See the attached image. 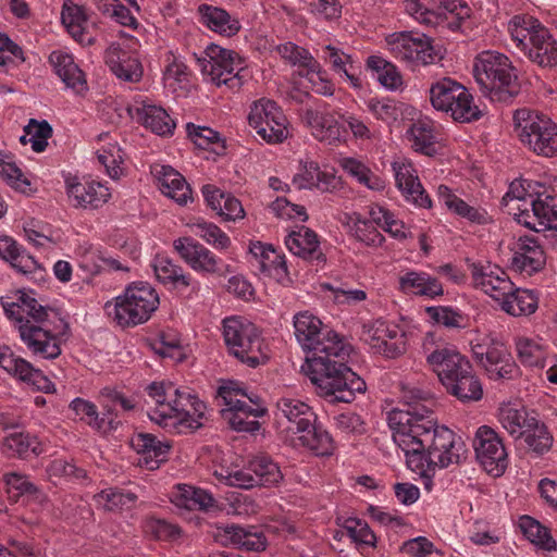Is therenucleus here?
<instances>
[{
  "mask_svg": "<svg viewBox=\"0 0 557 557\" xmlns=\"http://www.w3.org/2000/svg\"><path fill=\"white\" fill-rule=\"evenodd\" d=\"M396 186L406 197L418 207L430 209L432 200L421 185L417 170L406 160L393 162Z\"/></svg>",
  "mask_w": 557,
  "mask_h": 557,
  "instance_id": "6ab92c4d",
  "label": "nucleus"
},
{
  "mask_svg": "<svg viewBox=\"0 0 557 557\" xmlns=\"http://www.w3.org/2000/svg\"><path fill=\"white\" fill-rule=\"evenodd\" d=\"M61 20L70 35L83 46L95 44V37L85 28L87 16L84 7L74 3L72 0H64Z\"/></svg>",
  "mask_w": 557,
  "mask_h": 557,
  "instance_id": "c756f323",
  "label": "nucleus"
},
{
  "mask_svg": "<svg viewBox=\"0 0 557 557\" xmlns=\"http://www.w3.org/2000/svg\"><path fill=\"white\" fill-rule=\"evenodd\" d=\"M387 44L394 55L413 66L438 63L444 59L446 50L434 45V39L426 35L413 36L410 32L393 34Z\"/></svg>",
  "mask_w": 557,
  "mask_h": 557,
  "instance_id": "9b49d317",
  "label": "nucleus"
},
{
  "mask_svg": "<svg viewBox=\"0 0 557 557\" xmlns=\"http://www.w3.org/2000/svg\"><path fill=\"white\" fill-rule=\"evenodd\" d=\"M478 461L491 475L500 476L508 466V454L503 438L490 426L478 429L473 441Z\"/></svg>",
  "mask_w": 557,
  "mask_h": 557,
  "instance_id": "2eb2a0df",
  "label": "nucleus"
},
{
  "mask_svg": "<svg viewBox=\"0 0 557 557\" xmlns=\"http://www.w3.org/2000/svg\"><path fill=\"white\" fill-rule=\"evenodd\" d=\"M159 304V295L149 283L135 282L114 302H107L104 309L117 325L129 327L147 322Z\"/></svg>",
  "mask_w": 557,
  "mask_h": 557,
  "instance_id": "423d86ee",
  "label": "nucleus"
},
{
  "mask_svg": "<svg viewBox=\"0 0 557 557\" xmlns=\"http://www.w3.org/2000/svg\"><path fill=\"white\" fill-rule=\"evenodd\" d=\"M7 317L14 321L21 339L34 354L46 359L61 355L60 337L69 331V323L59 311L42 306L33 292H16L15 301L1 298Z\"/></svg>",
  "mask_w": 557,
  "mask_h": 557,
  "instance_id": "7ed1b4c3",
  "label": "nucleus"
},
{
  "mask_svg": "<svg viewBox=\"0 0 557 557\" xmlns=\"http://www.w3.org/2000/svg\"><path fill=\"white\" fill-rule=\"evenodd\" d=\"M176 495L177 506L185 507L189 510L209 511L216 508V502L213 496L202 488H196L190 485L178 486Z\"/></svg>",
  "mask_w": 557,
  "mask_h": 557,
  "instance_id": "79ce46f5",
  "label": "nucleus"
},
{
  "mask_svg": "<svg viewBox=\"0 0 557 557\" xmlns=\"http://www.w3.org/2000/svg\"><path fill=\"white\" fill-rule=\"evenodd\" d=\"M194 226L198 230L197 235L215 248L226 249L231 245L230 237L218 225L198 220Z\"/></svg>",
  "mask_w": 557,
  "mask_h": 557,
  "instance_id": "052dcab7",
  "label": "nucleus"
},
{
  "mask_svg": "<svg viewBox=\"0 0 557 557\" xmlns=\"http://www.w3.org/2000/svg\"><path fill=\"white\" fill-rule=\"evenodd\" d=\"M230 540L246 550L262 552L267 548V539L261 532H251L239 525H231L226 529Z\"/></svg>",
  "mask_w": 557,
  "mask_h": 557,
  "instance_id": "5fc2aeb1",
  "label": "nucleus"
},
{
  "mask_svg": "<svg viewBox=\"0 0 557 557\" xmlns=\"http://www.w3.org/2000/svg\"><path fill=\"white\" fill-rule=\"evenodd\" d=\"M164 406L148 413L151 421L162 428L173 426L182 433L202 426L206 405L190 393L177 388V393H173V397Z\"/></svg>",
  "mask_w": 557,
  "mask_h": 557,
  "instance_id": "6e6552de",
  "label": "nucleus"
},
{
  "mask_svg": "<svg viewBox=\"0 0 557 557\" xmlns=\"http://www.w3.org/2000/svg\"><path fill=\"white\" fill-rule=\"evenodd\" d=\"M524 54L542 67L555 66L557 65V41L547 28L539 26Z\"/></svg>",
  "mask_w": 557,
  "mask_h": 557,
  "instance_id": "cd10ccee",
  "label": "nucleus"
},
{
  "mask_svg": "<svg viewBox=\"0 0 557 557\" xmlns=\"http://www.w3.org/2000/svg\"><path fill=\"white\" fill-rule=\"evenodd\" d=\"M250 253L258 262V269L262 273H269L278 270L286 272L285 257L278 255L272 245H264L260 242L250 245Z\"/></svg>",
  "mask_w": 557,
  "mask_h": 557,
  "instance_id": "c03bdc74",
  "label": "nucleus"
},
{
  "mask_svg": "<svg viewBox=\"0 0 557 557\" xmlns=\"http://www.w3.org/2000/svg\"><path fill=\"white\" fill-rule=\"evenodd\" d=\"M275 418L280 428L293 434H299L317 422V414L310 406L287 397L277 400Z\"/></svg>",
  "mask_w": 557,
  "mask_h": 557,
  "instance_id": "f3484780",
  "label": "nucleus"
},
{
  "mask_svg": "<svg viewBox=\"0 0 557 557\" xmlns=\"http://www.w3.org/2000/svg\"><path fill=\"white\" fill-rule=\"evenodd\" d=\"M428 366L437 374L443 385L455 376L469 373L470 361L453 347L435 345L434 336L428 334L422 344Z\"/></svg>",
  "mask_w": 557,
  "mask_h": 557,
  "instance_id": "ddd939ff",
  "label": "nucleus"
},
{
  "mask_svg": "<svg viewBox=\"0 0 557 557\" xmlns=\"http://www.w3.org/2000/svg\"><path fill=\"white\" fill-rule=\"evenodd\" d=\"M511 267L529 275L539 272L545 264V253L539 242L532 237H520L512 248Z\"/></svg>",
  "mask_w": 557,
  "mask_h": 557,
  "instance_id": "4be33fe9",
  "label": "nucleus"
},
{
  "mask_svg": "<svg viewBox=\"0 0 557 557\" xmlns=\"http://www.w3.org/2000/svg\"><path fill=\"white\" fill-rule=\"evenodd\" d=\"M325 50L327 52L325 59L330 62L333 70L338 74H344L355 88H361L362 84L356 74L351 57L331 45H327Z\"/></svg>",
  "mask_w": 557,
  "mask_h": 557,
  "instance_id": "8fccbe9b",
  "label": "nucleus"
},
{
  "mask_svg": "<svg viewBox=\"0 0 557 557\" xmlns=\"http://www.w3.org/2000/svg\"><path fill=\"white\" fill-rule=\"evenodd\" d=\"M367 65L377 73V79L384 87L397 89L403 84L401 75L396 66L383 58L371 55L368 58Z\"/></svg>",
  "mask_w": 557,
  "mask_h": 557,
  "instance_id": "6e6d98bb",
  "label": "nucleus"
},
{
  "mask_svg": "<svg viewBox=\"0 0 557 557\" xmlns=\"http://www.w3.org/2000/svg\"><path fill=\"white\" fill-rule=\"evenodd\" d=\"M26 135H29V143L35 152H42L48 146V139L52 136L53 129L46 121L30 119L24 127Z\"/></svg>",
  "mask_w": 557,
  "mask_h": 557,
  "instance_id": "13d9d810",
  "label": "nucleus"
},
{
  "mask_svg": "<svg viewBox=\"0 0 557 557\" xmlns=\"http://www.w3.org/2000/svg\"><path fill=\"white\" fill-rule=\"evenodd\" d=\"M405 10L420 24L454 32L471 15V9L457 0H444L437 8L432 0H405Z\"/></svg>",
  "mask_w": 557,
  "mask_h": 557,
  "instance_id": "1a4fd4ad",
  "label": "nucleus"
},
{
  "mask_svg": "<svg viewBox=\"0 0 557 557\" xmlns=\"http://www.w3.org/2000/svg\"><path fill=\"white\" fill-rule=\"evenodd\" d=\"M447 392L462 403L478 401L483 396V388L480 380L474 375L472 367L469 373L455 376L444 385Z\"/></svg>",
  "mask_w": 557,
  "mask_h": 557,
  "instance_id": "f704fd0d",
  "label": "nucleus"
},
{
  "mask_svg": "<svg viewBox=\"0 0 557 557\" xmlns=\"http://www.w3.org/2000/svg\"><path fill=\"white\" fill-rule=\"evenodd\" d=\"M278 53L294 65H299L308 69L312 73L320 71L319 62L309 53L305 48L298 47L295 44L286 42L277 47Z\"/></svg>",
  "mask_w": 557,
  "mask_h": 557,
  "instance_id": "4d7b16f0",
  "label": "nucleus"
},
{
  "mask_svg": "<svg viewBox=\"0 0 557 557\" xmlns=\"http://www.w3.org/2000/svg\"><path fill=\"white\" fill-rule=\"evenodd\" d=\"M502 309L513 317L529 315L537 309V298L528 289L511 288L500 302Z\"/></svg>",
  "mask_w": 557,
  "mask_h": 557,
  "instance_id": "58836bf2",
  "label": "nucleus"
},
{
  "mask_svg": "<svg viewBox=\"0 0 557 557\" xmlns=\"http://www.w3.org/2000/svg\"><path fill=\"white\" fill-rule=\"evenodd\" d=\"M153 270L158 281L162 284H170L173 287H188L190 284L189 277L183 273L182 268L168 258H158Z\"/></svg>",
  "mask_w": 557,
  "mask_h": 557,
  "instance_id": "603ef678",
  "label": "nucleus"
},
{
  "mask_svg": "<svg viewBox=\"0 0 557 557\" xmlns=\"http://www.w3.org/2000/svg\"><path fill=\"white\" fill-rule=\"evenodd\" d=\"M132 447L140 455L138 463L149 470L159 468L165 461L171 445L159 441L153 434L138 433L131 440Z\"/></svg>",
  "mask_w": 557,
  "mask_h": 557,
  "instance_id": "b1692460",
  "label": "nucleus"
},
{
  "mask_svg": "<svg viewBox=\"0 0 557 557\" xmlns=\"http://www.w3.org/2000/svg\"><path fill=\"white\" fill-rule=\"evenodd\" d=\"M345 224L349 227L352 236L368 246H380L384 242V236L376 230L372 220L362 219L357 212L347 214Z\"/></svg>",
  "mask_w": 557,
  "mask_h": 557,
  "instance_id": "a19ab883",
  "label": "nucleus"
},
{
  "mask_svg": "<svg viewBox=\"0 0 557 557\" xmlns=\"http://www.w3.org/2000/svg\"><path fill=\"white\" fill-rule=\"evenodd\" d=\"M459 98H463L466 100L463 104L459 99L448 100L447 110L444 112L449 113L454 121L460 123L478 121L482 116V111L473 103V97L466 87L465 95L461 94Z\"/></svg>",
  "mask_w": 557,
  "mask_h": 557,
  "instance_id": "3c124183",
  "label": "nucleus"
},
{
  "mask_svg": "<svg viewBox=\"0 0 557 557\" xmlns=\"http://www.w3.org/2000/svg\"><path fill=\"white\" fill-rule=\"evenodd\" d=\"M293 184L298 189L317 188L322 193H332L341 187V177L330 172L321 171L318 163L306 162L302 172L296 174Z\"/></svg>",
  "mask_w": 557,
  "mask_h": 557,
  "instance_id": "bb28decb",
  "label": "nucleus"
},
{
  "mask_svg": "<svg viewBox=\"0 0 557 557\" xmlns=\"http://www.w3.org/2000/svg\"><path fill=\"white\" fill-rule=\"evenodd\" d=\"M186 128L188 137L201 149H207L210 145L222 141L220 133L210 127L197 126L193 123H188Z\"/></svg>",
  "mask_w": 557,
  "mask_h": 557,
  "instance_id": "338daca9",
  "label": "nucleus"
},
{
  "mask_svg": "<svg viewBox=\"0 0 557 557\" xmlns=\"http://www.w3.org/2000/svg\"><path fill=\"white\" fill-rule=\"evenodd\" d=\"M0 177L14 189L26 193L30 182L24 176L21 169L14 163L0 159Z\"/></svg>",
  "mask_w": 557,
  "mask_h": 557,
  "instance_id": "e2e57ef3",
  "label": "nucleus"
},
{
  "mask_svg": "<svg viewBox=\"0 0 557 557\" xmlns=\"http://www.w3.org/2000/svg\"><path fill=\"white\" fill-rule=\"evenodd\" d=\"M288 250L307 261L324 262L325 258L320 249V242L314 231L306 226H300L297 231H293L285 239Z\"/></svg>",
  "mask_w": 557,
  "mask_h": 557,
  "instance_id": "a878e982",
  "label": "nucleus"
},
{
  "mask_svg": "<svg viewBox=\"0 0 557 557\" xmlns=\"http://www.w3.org/2000/svg\"><path fill=\"white\" fill-rule=\"evenodd\" d=\"M405 398L408 400L404 408L388 413V425L394 442L405 453L408 468L430 478L436 468L460 463L467 453L463 442L447 426L437 424L432 409L412 400L422 399L420 392Z\"/></svg>",
  "mask_w": 557,
  "mask_h": 557,
  "instance_id": "f257e3e1",
  "label": "nucleus"
},
{
  "mask_svg": "<svg viewBox=\"0 0 557 557\" xmlns=\"http://www.w3.org/2000/svg\"><path fill=\"white\" fill-rule=\"evenodd\" d=\"M206 55L197 58V63L212 83L216 86L226 85L231 89H238L243 85L240 73L244 65L236 52L212 44L207 47Z\"/></svg>",
  "mask_w": 557,
  "mask_h": 557,
  "instance_id": "f8f14e48",
  "label": "nucleus"
},
{
  "mask_svg": "<svg viewBox=\"0 0 557 557\" xmlns=\"http://www.w3.org/2000/svg\"><path fill=\"white\" fill-rule=\"evenodd\" d=\"M518 360L525 367L544 368L548 347L541 337L518 336L515 338Z\"/></svg>",
  "mask_w": 557,
  "mask_h": 557,
  "instance_id": "473e14b6",
  "label": "nucleus"
},
{
  "mask_svg": "<svg viewBox=\"0 0 557 557\" xmlns=\"http://www.w3.org/2000/svg\"><path fill=\"white\" fill-rule=\"evenodd\" d=\"M399 289L405 294L434 298L442 296L444 289L436 277L426 272L408 271L399 276Z\"/></svg>",
  "mask_w": 557,
  "mask_h": 557,
  "instance_id": "7c9ffc66",
  "label": "nucleus"
},
{
  "mask_svg": "<svg viewBox=\"0 0 557 557\" xmlns=\"http://www.w3.org/2000/svg\"><path fill=\"white\" fill-rule=\"evenodd\" d=\"M294 334L309 355L306 357L307 374L320 396L331 403H351L357 393H364L363 379L348 366L351 347L335 334L320 339L322 322L309 311L294 317Z\"/></svg>",
  "mask_w": 557,
  "mask_h": 557,
  "instance_id": "f03ea898",
  "label": "nucleus"
},
{
  "mask_svg": "<svg viewBox=\"0 0 557 557\" xmlns=\"http://www.w3.org/2000/svg\"><path fill=\"white\" fill-rule=\"evenodd\" d=\"M473 75L492 101L510 102L521 91V85L508 57L484 51L473 64Z\"/></svg>",
  "mask_w": 557,
  "mask_h": 557,
  "instance_id": "39448f33",
  "label": "nucleus"
},
{
  "mask_svg": "<svg viewBox=\"0 0 557 557\" xmlns=\"http://www.w3.org/2000/svg\"><path fill=\"white\" fill-rule=\"evenodd\" d=\"M472 278L475 286L497 301H502L511 292L513 283L507 273L497 265H472Z\"/></svg>",
  "mask_w": 557,
  "mask_h": 557,
  "instance_id": "aec40b11",
  "label": "nucleus"
},
{
  "mask_svg": "<svg viewBox=\"0 0 557 557\" xmlns=\"http://www.w3.org/2000/svg\"><path fill=\"white\" fill-rule=\"evenodd\" d=\"M101 498H103L107 504L106 507L109 510L114 509H129L133 507L135 502L137 500V495L131 492L123 493L119 490H106L100 494Z\"/></svg>",
  "mask_w": 557,
  "mask_h": 557,
  "instance_id": "774afa93",
  "label": "nucleus"
},
{
  "mask_svg": "<svg viewBox=\"0 0 557 557\" xmlns=\"http://www.w3.org/2000/svg\"><path fill=\"white\" fill-rule=\"evenodd\" d=\"M0 367L22 381L29 377L33 368L29 362L16 357L9 347H5L4 352L0 356Z\"/></svg>",
  "mask_w": 557,
  "mask_h": 557,
  "instance_id": "680f3d73",
  "label": "nucleus"
},
{
  "mask_svg": "<svg viewBox=\"0 0 557 557\" xmlns=\"http://www.w3.org/2000/svg\"><path fill=\"white\" fill-rule=\"evenodd\" d=\"M201 22L211 30L220 35L232 37L240 29L238 20L231 17V15L221 8L201 4L198 8Z\"/></svg>",
  "mask_w": 557,
  "mask_h": 557,
  "instance_id": "72a5a7b5",
  "label": "nucleus"
},
{
  "mask_svg": "<svg viewBox=\"0 0 557 557\" xmlns=\"http://www.w3.org/2000/svg\"><path fill=\"white\" fill-rule=\"evenodd\" d=\"M50 62L53 64L55 73L66 87L82 92L87 89V82L85 74L74 62L72 55L60 51H53L49 57Z\"/></svg>",
  "mask_w": 557,
  "mask_h": 557,
  "instance_id": "2f4dec72",
  "label": "nucleus"
},
{
  "mask_svg": "<svg viewBox=\"0 0 557 557\" xmlns=\"http://www.w3.org/2000/svg\"><path fill=\"white\" fill-rule=\"evenodd\" d=\"M143 528L146 534L159 541H172L181 535L178 525L154 517L146 518Z\"/></svg>",
  "mask_w": 557,
  "mask_h": 557,
  "instance_id": "bf43d9fd",
  "label": "nucleus"
},
{
  "mask_svg": "<svg viewBox=\"0 0 557 557\" xmlns=\"http://www.w3.org/2000/svg\"><path fill=\"white\" fill-rule=\"evenodd\" d=\"M223 335L232 355L251 368L260 364L262 338L255 324L240 318H226L223 321Z\"/></svg>",
  "mask_w": 557,
  "mask_h": 557,
  "instance_id": "9d476101",
  "label": "nucleus"
},
{
  "mask_svg": "<svg viewBox=\"0 0 557 557\" xmlns=\"http://www.w3.org/2000/svg\"><path fill=\"white\" fill-rule=\"evenodd\" d=\"M513 126L521 143L536 154H557V125L549 117L518 109L513 113Z\"/></svg>",
  "mask_w": 557,
  "mask_h": 557,
  "instance_id": "0eeeda50",
  "label": "nucleus"
},
{
  "mask_svg": "<svg viewBox=\"0 0 557 557\" xmlns=\"http://www.w3.org/2000/svg\"><path fill=\"white\" fill-rule=\"evenodd\" d=\"M519 528L523 535L533 544L552 550L556 542L553 540L548 529L530 516H522L519 520Z\"/></svg>",
  "mask_w": 557,
  "mask_h": 557,
  "instance_id": "de8ad7c7",
  "label": "nucleus"
},
{
  "mask_svg": "<svg viewBox=\"0 0 557 557\" xmlns=\"http://www.w3.org/2000/svg\"><path fill=\"white\" fill-rule=\"evenodd\" d=\"M159 189L178 205L191 200V188L185 177L170 165H162L157 172Z\"/></svg>",
  "mask_w": 557,
  "mask_h": 557,
  "instance_id": "c85d7f7f",
  "label": "nucleus"
},
{
  "mask_svg": "<svg viewBox=\"0 0 557 557\" xmlns=\"http://www.w3.org/2000/svg\"><path fill=\"white\" fill-rule=\"evenodd\" d=\"M248 121L257 134L269 144L282 143L288 136L287 117L273 100L262 98L255 101Z\"/></svg>",
  "mask_w": 557,
  "mask_h": 557,
  "instance_id": "4468645a",
  "label": "nucleus"
},
{
  "mask_svg": "<svg viewBox=\"0 0 557 557\" xmlns=\"http://www.w3.org/2000/svg\"><path fill=\"white\" fill-rule=\"evenodd\" d=\"M541 26L536 20L524 15L513 16L509 24L508 30L516 48L524 53L530 46V39L535 35V30Z\"/></svg>",
  "mask_w": 557,
  "mask_h": 557,
  "instance_id": "49530a36",
  "label": "nucleus"
},
{
  "mask_svg": "<svg viewBox=\"0 0 557 557\" xmlns=\"http://www.w3.org/2000/svg\"><path fill=\"white\" fill-rule=\"evenodd\" d=\"M521 437L532 451L542 455L548 451L553 445V436L544 424H539L535 419L528 422V429L523 430Z\"/></svg>",
  "mask_w": 557,
  "mask_h": 557,
  "instance_id": "09e8293b",
  "label": "nucleus"
},
{
  "mask_svg": "<svg viewBox=\"0 0 557 557\" xmlns=\"http://www.w3.org/2000/svg\"><path fill=\"white\" fill-rule=\"evenodd\" d=\"M67 196L73 207L94 210L108 201L110 193L100 183L75 182L67 185Z\"/></svg>",
  "mask_w": 557,
  "mask_h": 557,
  "instance_id": "393cba45",
  "label": "nucleus"
},
{
  "mask_svg": "<svg viewBox=\"0 0 557 557\" xmlns=\"http://www.w3.org/2000/svg\"><path fill=\"white\" fill-rule=\"evenodd\" d=\"M344 528L354 542L374 546L375 534L366 522L350 518L346 520Z\"/></svg>",
  "mask_w": 557,
  "mask_h": 557,
  "instance_id": "69168bd1",
  "label": "nucleus"
},
{
  "mask_svg": "<svg viewBox=\"0 0 557 557\" xmlns=\"http://www.w3.org/2000/svg\"><path fill=\"white\" fill-rule=\"evenodd\" d=\"M1 450L8 457L20 458H28L30 455L38 456L41 453L37 437L24 432H15L5 436L1 443Z\"/></svg>",
  "mask_w": 557,
  "mask_h": 557,
  "instance_id": "4c0bfd02",
  "label": "nucleus"
},
{
  "mask_svg": "<svg viewBox=\"0 0 557 557\" xmlns=\"http://www.w3.org/2000/svg\"><path fill=\"white\" fill-rule=\"evenodd\" d=\"M298 441L317 456H330L334 450L332 436L321 426H318L315 422L312 426L299 433Z\"/></svg>",
  "mask_w": 557,
  "mask_h": 557,
  "instance_id": "37998d69",
  "label": "nucleus"
},
{
  "mask_svg": "<svg viewBox=\"0 0 557 557\" xmlns=\"http://www.w3.org/2000/svg\"><path fill=\"white\" fill-rule=\"evenodd\" d=\"M136 115L143 125L150 128L151 132L160 136L173 134L175 122L163 108L153 104H143L141 108L136 109Z\"/></svg>",
  "mask_w": 557,
  "mask_h": 557,
  "instance_id": "c9c22d12",
  "label": "nucleus"
},
{
  "mask_svg": "<svg viewBox=\"0 0 557 557\" xmlns=\"http://www.w3.org/2000/svg\"><path fill=\"white\" fill-rule=\"evenodd\" d=\"M70 407L77 416H81L82 420H86L89 426L96 430L104 428L106 418H99L97 408L92 403L82 398H75L70 404Z\"/></svg>",
  "mask_w": 557,
  "mask_h": 557,
  "instance_id": "0e129e2a",
  "label": "nucleus"
},
{
  "mask_svg": "<svg viewBox=\"0 0 557 557\" xmlns=\"http://www.w3.org/2000/svg\"><path fill=\"white\" fill-rule=\"evenodd\" d=\"M249 400L255 406H250L244 400L225 396L226 408L221 410V414L232 430L236 432L253 433L260 429V423L249 418L262 417L267 412V409L258 403L259 398L257 396L256 398L249 397Z\"/></svg>",
  "mask_w": 557,
  "mask_h": 557,
  "instance_id": "a211bd4d",
  "label": "nucleus"
},
{
  "mask_svg": "<svg viewBox=\"0 0 557 557\" xmlns=\"http://www.w3.org/2000/svg\"><path fill=\"white\" fill-rule=\"evenodd\" d=\"M502 206L523 226L535 232L557 230L554 198L534 189L533 183L516 180L502 199Z\"/></svg>",
  "mask_w": 557,
  "mask_h": 557,
  "instance_id": "20e7f679",
  "label": "nucleus"
},
{
  "mask_svg": "<svg viewBox=\"0 0 557 557\" xmlns=\"http://www.w3.org/2000/svg\"><path fill=\"white\" fill-rule=\"evenodd\" d=\"M465 95V87L450 78H442L432 84L430 88V100L434 109L445 111L448 107V100H458L463 104L465 99L459 96Z\"/></svg>",
  "mask_w": 557,
  "mask_h": 557,
  "instance_id": "ea45409f",
  "label": "nucleus"
},
{
  "mask_svg": "<svg viewBox=\"0 0 557 557\" xmlns=\"http://www.w3.org/2000/svg\"><path fill=\"white\" fill-rule=\"evenodd\" d=\"M106 63L120 79L137 83L143 77V65L139 59L123 50L120 45L112 44L106 51Z\"/></svg>",
  "mask_w": 557,
  "mask_h": 557,
  "instance_id": "5701e85b",
  "label": "nucleus"
},
{
  "mask_svg": "<svg viewBox=\"0 0 557 557\" xmlns=\"http://www.w3.org/2000/svg\"><path fill=\"white\" fill-rule=\"evenodd\" d=\"M361 338L375 352L387 358L399 357L407 347L405 332L398 325L384 320H375L371 324L363 325Z\"/></svg>",
  "mask_w": 557,
  "mask_h": 557,
  "instance_id": "dca6fc26",
  "label": "nucleus"
},
{
  "mask_svg": "<svg viewBox=\"0 0 557 557\" xmlns=\"http://www.w3.org/2000/svg\"><path fill=\"white\" fill-rule=\"evenodd\" d=\"M0 258L10 262L14 269L24 274L32 273L38 267L35 258L26 253V251L9 236H0Z\"/></svg>",
  "mask_w": 557,
  "mask_h": 557,
  "instance_id": "e433bc0d",
  "label": "nucleus"
},
{
  "mask_svg": "<svg viewBox=\"0 0 557 557\" xmlns=\"http://www.w3.org/2000/svg\"><path fill=\"white\" fill-rule=\"evenodd\" d=\"M343 168L348 174L355 177L360 184L366 185L369 189L383 190L385 188V181L383 178L375 175L368 166L354 158L344 159Z\"/></svg>",
  "mask_w": 557,
  "mask_h": 557,
  "instance_id": "864d4df0",
  "label": "nucleus"
},
{
  "mask_svg": "<svg viewBox=\"0 0 557 557\" xmlns=\"http://www.w3.org/2000/svg\"><path fill=\"white\" fill-rule=\"evenodd\" d=\"M248 465L259 486H273L283 480L280 467L268 456H257Z\"/></svg>",
  "mask_w": 557,
  "mask_h": 557,
  "instance_id": "a18cd8bd",
  "label": "nucleus"
},
{
  "mask_svg": "<svg viewBox=\"0 0 557 557\" xmlns=\"http://www.w3.org/2000/svg\"><path fill=\"white\" fill-rule=\"evenodd\" d=\"M174 248L195 271L222 274L215 256L193 238L181 237L174 240Z\"/></svg>",
  "mask_w": 557,
  "mask_h": 557,
  "instance_id": "412c9836",
  "label": "nucleus"
}]
</instances>
